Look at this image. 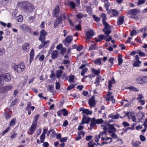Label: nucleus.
<instances>
[{
    "label": "nucleus",
    "mask_w": 147,
    "mask_h": 147,
    "mask_svg": "<svg viewBox=\"0 0 147 147\" xmlns=\"http://www.w3.org/2000/svg\"><path fill=\"white\" fill-rule=\"evenodd\" d=\"M12 66L15 71L19 73L22 72L26 67L25 64L23 62H20L17 65L13 63Z\"/></svg>",
    "instance_id": "1"
},
{
    "label": "nucleus",
    "mask_w": 147,
    "mask_h": 147,
    "mask_svg": "<svg viewBox=\"0 0 147 147\" xmlns=\"http://www.w3.org/2000/svg\"><path fill=\"white\" fill-rule=\"evenodd\" d=\"M23 10L26 12H31L34 9V6L27 2H24L22 3Z\"/></svg>",
    "instance_id": "2"
},
{
    "label": "nucleus",
    "mask_w": 147,
    "mask_h": 147,
    "mask_svg": "<svg viewBox=\"0 0 147 147\" xmlns=\"http://www.w3.org/2000/svg\"><path fill=\"white\" fill-rule=\"evenodd\" d=\"M115 125L114 123L113 124H111L110 123H107L105 126L102 125V127L104 130V131L102 132V135H103V134H107V131L108 129L111 130H113V132H116V129L114 127V125Z\"/></svg>",
    "instance_id": "3"
},
{
    "label": "nucleus",
    "mask_w": 147,
    "mask_h": 147,
    "mask_svg": "<svg viewBox=\"0 0 147 147\" xmlns=\"http://www.w3.org/2000/svg\"><path fill=\"white\" fill-rule=\"evenodd\" d=\"M104 25L105 26V27L103 29L102 31L105 32V34L106 35L105 36H107V38L111 33V31L109 29L110 28V26L109 24Z\"/></svg>",
    "instance_id": "4"
},
{
    "label": "nucleus",
    "mask_w": 147,
    "mask_h": 147,
    "mask_svg": "<svg viewBox=\"0 0 147 147\" xmlns=\"http://www.w3.org/2000/svg\"><path fill=\"white\" fill-rule=\"evenodd\" d=\"M39 40L42 43V44L38 46V48L40 49H42L45 46H48L49 43L50 42L49 40L45 41V39H39Z\"/></svg>",
    "instance_id": "5"
},
{
    "label": "nucleus",
    "mask_w": 147,
    "mask_h": 147,
    "mask_svg": "<svg viewBox=\"0 0 147 147\" xmlns=\"http://www.w3.org/2000/svg\"><path fill=\"white\" fill-rule=\"evenodd\" d=\"M72 40V36H71L69 35L67 36L66 38L63 40V42L65 46H67V44L70 43Z\"/></svg>",
    "instance_id": "6"
},
{
    "label": "nucleus",
    "mask_w": 147,
    "mask_h": 147,
    "mask_svg": "<svg viewBox=\"0 0 147 147\" xmlns=\"http://www.w3.org/2000/svg\"><path fill=\"white\" fill-rule=\"evenodd\" d=\"M140 10L136 9H131L128 10L127 12V14L133 15H136L140 12Z\"/></svg>",
    "instance_id": "7"
},
{
    "label": "nucleus",
    "mask_w": 147,
    "mask_h": 147,
    "mask_svg": "<svg viewBox=\"0 0 147 147\" xmlns=\"http://www.w3.org/2000/svg\"><path fill=\"white\" fill-rule=\"evenodd\" d=\"M59 8L58 5H57L53 10V15L55 17L58 16L59 13Z\"/></svg>",
    "instance_id": "8"
},
{
    "label": "nucleus",
    "mask_w": 147,
    "mask_h": 147,
    "mask_svg": "<svg viewBox=\"0 0 147 147\" xmlns=\"http://www.w3.org/2000/svg\"><path fill=\"white\" fill-rule=\"evenodd\" d=\"M40 35L39 38V39H45V36L47 34V32L44 30H42L40 32Z\"/></svg>",
    "instance_id": "9"
},
{
    "label": "nucleus",
    "mask_w": 147,
    "mask_h": 147,
    "mask_svg": "<svg viewBox=\"0 0 147 147\" xmlns=\"http://www.w3.org/2000/svg\"><path fill=\"white\" fill-rule=\"evenodd\" d=\"M36 127V125L32 124L30 128L28 131V134L29 135L32 134L34 132Z\"/></svg>",
    "instance_id": "10"
},
{
    "label": "nucleus",
    "mask_w": 147,
    "mask_h": 147,
    "mask_svg": "<svg viewBox=\"0 0 147 147\" xmlns=\"http://www.w3.org/2000/svg\"><path fill=\"white\" fill-rule=\"evenodd\" d=\"M89 104L91 107H93L95 105V101L94 98V97L92 96L88 102Z\"/></svg>",
    "instance_id": "11"
},
{
    "label": "nucleus",
    "mask_w": 147,
    "mask_h": 147,
    "mask_svg": "<svg viewBox=\"0 0 147 147\" xmlns=\"http://www.w3.org/2000/svg\"><path fill=\"white\" fill-rule=\"evenodd\" d=\"M94 35V33L93 30H90L87 31L86 34V36L87 37L86 39L87 40L88 38H91Z\"/></svg>",
    "instance_id": "12"
},
{
    "label": "nucleus",
    "mask_w": 147,
    "mask_h": 147,
    "mask_svg": "<svg viewBox=\"0 0 147 147\" xmlns=\"http://www.w3.org/2000/svg\"><path fill=\"white\" fill-rule=\"evenodd\" d=\"M105 141L101 143V144L97 143V145L100 144V146L104 145V144H107L111 142L112 141V139L111 138L107 137L105 138Z\"/></svg>",
    "instance_id": "13"
},
{
    "label": "nucleus",
    "mask_w": 147,
    "mask_h": 147,
    "mask_svg": "<svg viewBox=\"0 0 147 147\" xmlns=\"http://www.w3.org/2000/svg\"><path fill=\"white\" fill-rule=\"evenodd\" d=\"M101 16L102 18V21L103 25H108V24H109L105 21L106 20V14L103 13H102L101 15Z\"/></svg>",
    "instance_id": "14"
},
{
    "label": "nucleus",
    "mask_w": 147,
    "mask_h": 147,
    "mask_svg": "<svg viewBox=\"0 0 147 147\" xmlns=\"http://www.w3.org/2000/svg\"><path fill=\"white\" fill-rule=\"evenodd\" d=\"M52 58L55 59L57 58L58 55V51L57 50L53 51L51 53Z\"/></svg>",
    "instance_id": "15"
},
{
    "label": "nucleus",
    "mask_w": 147,
    "mask_h": 147,
    "mask_svg": "<svg viewBox=\"0 0 147 147\" xmlns=\"http://www.w3.org/2000/svg\"><path fill=\"white\" fill-rule=\"evenodd\" d=\"M20 27L24 32H28L29 30V27L25 24H22L21 25Z\"/></svg>",
    "instance_id": "16"
},
{
    "label": "nucleus",
    "mask_w": 147,
    "mask_h": 147,
    "mask_svg": "<svg viewBox=\"0 0 147 147\" xmlns=\"http://www.w3.org/2000/svg\"><path fill=\"white\" fill-rule=\"evenodd\" d=\"M3 78L5 81H8L11 79L10 75L9 73L4 74L3 76Z\"/></svg>",
    "instance_id": "17"
},
{
    "label": "nucleus",
    "mask_w": 147,
    "mask_h": 147,
    "mask_svg": "<svg viewBox=\"0 0 147 147\" xmlns=\"http://www.w3.org/2000/svg\"><path fill=\"white\" fill-rule=\"evenodd\" d=\"M39 114L36 115L34 117L32 124L37 126V121L39 117Z\"/></svg>",
    "instance_id": "18"
},
{
    "label": "nucleus",
    "mask_w": 147,
    "mask_h": 147,
    "mask_svg": "<svg viewBox=\"0 0 147 147\" xmlns=\"http://www.w3.org/2000/svg\"><path fill=\"white\" fill-rule=\"evenodd\" d=\"M124 17L122 16L120 17L118 20L117 24L118 25H120L123 24L124 22Z\"/></svg>",
    "instance_id": "19"
},
{
    "label": "nucleus",
    "mask_w": 147,
    "mask_h": 147,
    "mask_svg": "<svg viewBox=\"0 0 147 147\" xmlns=\"http://www.w3.org/2000/svg\"><path fill=\"white\" fill-rule=\"evenodd\" d=\"M135 115L134 113L132 112H127L125 115L123 116L124 117L127 116L129 119H130L132 117Z\"/></svg>",
    "instance_id": "20"
},
{
    "label": "nucleus",
    "mask_w": 147,
    "mask_h": 147,
    "mask_svg": "<svg viewBox=\"0 0 147 147\" xmlns=\"http://www.w3.org/2000/svg\"><path fill=\"white\" fill-rule=\"evenodd\" d=\"M96 124V119L94 118H92L90 125V127H92L91 128H90V129H91L92 127L94 126Z\"/></svg>",
    "instance_id": "21"
},
{
    "label": "nucleus",
    "mask_w": 147,
    "mask_h": 147,
    "mask_svg": "<svg viewBox=\"0 0 147 147\" xmlns=\"http://www.w3.org/2000/svg\"><path fill=\"white\" fill-rule=\"evenodd\" d=\"M115 83V80L113 78H112L111 80H109V81L108 87L109 89L110 90L112 86V84L113 83Z\"/></svg>",
    "instance_id": "22"
},
{
    "label": "nucleus",
    "mask_w": 147,
    "mask_h": 147,
    "mask_svg": "<svg viewBox=\"0 0 147 147\" xmlns=\"http://www.w3.org/2000/svg\"><path fill=\"white\" fill-rule=\"evenodd\" d=\"M141 63V62L140 61H134L133 63V66L134 67H139Z\"/></svg>",
    "instance_id": "23"
},
{
    "label": "nucleus",
    "mask_w": 147,
    "mask_h": 147,
    "mask_svg": "<svg viewBox=\"0 0 147 147\" xmlns=\"http://www.w3.org/2000/svg\"><path fill=\"white\" fill-rule=\"evenodd\" d=\"M61 19L60 18H58L54 24V27L56 28L58 24L61 22Z\"/></svg>",
    "instance_id": "24"
},
{
    "label": "nucleus",
    "mask_w": 147,
    "mask_h": 147,
    "mask_svg": "<svg viewBox=\"0 0 147 147\" xmlns=\"http://www.w3.org/2000/svg\"><path fill=\"white\" fill-rule=\"evenodd\" d=\"M63 73V71L61 70H58L56 72V77L57 78H59L61 76Z\"/></svg>",
    "instance_id": "25"
},
{
    "label": "nucleus",
    "mask_w": 147,
    "mask_h": 147,
    "mask_svg": "<svg viewBox=\"0 0 147 147\" xmlns=\"http://www.w3.org/2000/svg\"><path fill=\"white\" fill-rule=\"evenodd\" d=\"M106 100L107 101L111 100L113 103H114L115 102V100L113 96L108 97L106 98Z\"/></svg>",
    "instance_id": "26"
},
{
    "label": "nucleus",
    "mask_w": 147,
    "mask_h": 147,
    "mask_svg": "<svg viewBox=\"0 0 147 147\" xmlns=\"http://www.w3.org/2000/svg\"><path fill=\"white\" fill-rule=\"evenodd\" d=\"M30 44L28 43L24 44L22 47L23 50H25L28 49L29 48Z\"/></svg>",
    "instance_id": "27"
},
{
    "label": "nucleus",
    "mask_w": 147,
    "mask_h": 147,
    "mask_svg": "<svg viewBox=\"0 0 147 147\" xmlns=\"http://www.w3.org/2000/svg\"><path fill=\"white\" fill-rule=\"evenodd\" d=\"M143 125L145 127V128L142 130L141 132L142 133H144L146 130V128L147 127V118L145 120V121L144 122Z\"/></svg>",
    "instance_id": "28"
},
{
    "label": "nucleus",
    "mask_w": 147,
    "mask_h": 147,
    "mask_svg": "<svg viewBox=\"0 0 147 147\" xmlns=\"http://www.w3.org/2000/svg\"><path fill=\"white\" fill-rule=\"evenodd\" d=\"M140 143V141H136L133 143L132 145L133 147H141V146L139 145Z\"/></svg>",
    "instance_id": "29"
},
{
    "label": "nucleus",
    "mask_w": 147,
    "mask_h": 147,
    "mask_svg": "<svg viewBox=\"0 0 147 147\" xmlns=\"http://www.w3.org/2000/svg\"><path fill=\"white\" fill-rule=\"evenodd\" d=\"M16 118H14L11 119L9 123V125L11 126H13L16 124Z\"/></svg>",
    "instance_id": "30"
},
{
    "label": "nucleus",
    "mask_w": 147,
    "mask_h": 147,
    "mask_svg": "<svg viewBox=\"0 0 147 147\" xmlns=\"http://www.w3.org/2000/svg\"><path fill=\"white\" fill-rule=\"evenodd\" d=\"M136 82L138 84H142V77H138L136 80Z\"/></svg>",
    "instance_id": "31"
},
{
    "label": "nucleus",
    "mask_w": 147,
    "mask_h": 147,
    "mask_svg": "<svg viewBox=\"0 0 147 147\" xmlns=\"http://www.w3.org/2000/svg\"><path fill=\"white\" fill-rule=\"evenodd\" d=\"M128 102L127 100V99H123L121 102V103L122 105H123L124 104H125L124 105L125 107H126L127 106V105H129L128 104L126 103V102Z\"/></svg>",
    "instance_id": "32"
},
{
    "label": "nucleus",
    "mask_w": 147,
    "mask_h": 147,
    "mask_svg": "<svg viewBox=\"0 0 147 147\" xmlns=\"http://www.w3.org/2000/svg\"><path fill=\"white\" fill-rule=\"evenodd\" d=\"M16 19L18 22H21L23 20V18L22 16L19 15L17 17Z\"/></svg>",
    "instance_id": "33"
},
{
    "label": "nucleus",
    "mask_w": 147,
    "mask_h": 147,
    "mask_svg": "<svg viewBox=\"0 0 147 147\" xmlns=\"http://www.w3.org/2000/svg\"><path fill=\"white\" fill-rule=\"evenodd\" d=\"M111 13L113 16H116L118 14L117 11L115 9H113L111 11Z\"/></svg>",
    "instance_id": "34"
},
{
    "label": "nucleus",
    "mask_w": 147,
    "mask_h": 147,
    "mask_svg": "<svg viewBox=\"0 0 147 147\" xmlns=\"http://www.w3.org/2000/svg\"><path fill=\"white\" fill-rule=\"evenodd\" d=\"M76 16L77 18L79 19H81L83 18L84 17H86L87 16V15L86 14L84 15L82 14V13H80L76 15Z\"/></svg>",
    "instance_id": "35"
},
{
    "label": "nucleus",
    "mask_w": 147,
    "mask_h": 147,
    "mask_svg": "<svg viewBox=\"0 0 147 147\" xmlns=\"http://www.w3.org/2000/svg\"><path fill=\"white\" fill-rule=\"evenodd\" d=\"M92 113V111H90L88 109H85L84 111V113L87 115H91Z\"/></svg>",
    "instance_id": "36"
},
{
    "label": "nucleus",
    "mask_w": 147,
    "mask_h": 147,
    "mask_svg": "<svg viewBox=\"0 0 147 147\" xmlns=\"http://www.w3.org/2000/svg\"><path fill=\"white\" fill-rule=\"evenodd\" d=\"M62 112H63V115L64 116H66L68 114V111L65 109H62Z\"/></svg>",
    "instance_id": "37"
},
{
    "label": "nucleus",
    "mask_w": 147,
    "mask_h": 147,
    "mask_svg": "<svg viewBox=\"0 0 147 147\" xmlns=\"http://www.w3.org/2000/svg\"><path fill=\"white\" fill-rule=\"evenodd\" d=\"M69 5L71 6L72 8L74 9L76 7L75 3L72 1L70 2L69 3Z\"/></svg>",
    "instance_id": "38"
},
{
    "label": "nucleus",
    "mask_w": 147,
    "mask_h": 147,
    "mask_svg": "<svg viewBox=\"0 0 147 147\" xmlns=\"http://www.w3.org/2000/svg\"><path fill=\"white\" fill-rule=\"evenodd\" d=\"M94 63L96 64H101V59L98 58L95 60Z\"/></svg>",
    "instance_id": "39"
},
{
    "label": "nucleus",
    "mask_w": 147,
    "mask_h": 147,
    "mask_svg": "<svg viewBox=\"0 0 147 147\" xmlns=\"http://www.w3.org/2000/svg\"><path fill=\"white\" fill-rule=\"evenodd\" d=\"M129 89L130 90L133 91H134L138 92L139 91V90H138L137 88H136L133 86H131L129 87Z\"/></svg>",
    "instance_id": "40"
},
{
    "label": "nucleus",
    "mask_w": 147,
    "mask_h": 147,
    "mask_svg": "<svg viewBox=\"0 0 147 147\" xmlns=\"http://www.w3.org/2000/svg\"><path fill=\"white\" fill-rule=\"evenodd\" d=\"M92 17L96 22H98L100 21V19L98 17L96 16L95 15H93Z\"/></svg>",
    "instance_id": "41"
},
{
    "label": "nucleus",
    "mask_w": 147,
    "mask_h": 147,
    "mask_svg": "<svg viewBox=\"0 0 147 147\" xmlns=\"http://www.w3.org/2000/svg\"><path fill=\"white\" fill-rule=\"evenodd\" d=\"M91 70L94 74L96 75H98L99 74L100 71L98 70H96L94 68H92L91 69Z\"/></svg>",
    "instance_id": "42"
},
{
    "label": "nucleus",
    "mask_w": 147,
    "mask_h": 147,
    "mask_svg": "<svg viewBox=\"0 0 147 147\" xmlns=\"http://www.w3.org/2000/svg\"><path fill=\"white\" fill-rule=\"evenodd\" d=\"M5 53V50L3 48H1L0 49V55H3Z\"/></svg>",
    "instance_id": "43"
},
{
    "label": "nucleus",
    "mask_w": 147,
    "mask_h": 147,
    "mask_svg": "<svg viewBox=\"0 0 147 147\" xmlns=\"http://www.w3.org/2000/svg\"><path fill=\"white\" fill-rule=\"evenodd\" d=\"M103 121L102 119H96V124H102L103 122Z\"/></svg>",
    "instance_id": "44"
},
{
    "label": "nucleus",
    "mask_w": 147,
    "mask_h": 147,
    "mask_svg": "<svg viewBox=\"0 0 147 147\" xmlns=\"http://www.w3.org/2000/svg\"><path fill=\"white\" fill-rule=\"evenodd\" d=\"M142 84L147 82V76H144L142 77Z\"/></svg>",
    "instance_id": "45"
},
{
    "label": "nucleus",
    "mask_w": 147,
    "mask_h": 147,
    "mask_svg": "<svg viewBox=\"0 0 147 147\" xmlns=\"http://www.w3.org/2000/svg\"><path fill=\"white\" fill-rule=\"evenodd\" d=\"M88 70V69L87 68H86L85 69H83L81 73V75L82 76H83L85 73Z\"/></svg>",
    "instance_id": "46"
},
{
    "label": "nucleus",
    "mask_w": 147,
    "mask_h": 147,
    "mask_svg": "<svg viewBox=\"0 0 147 147\" xmlns=\"http://www.w3.org/2000/svg\"><path fill=\"white\" fill-rule=\"evenodd\" d=\"M45 138V135L42 134L40 136V140L41 143H42L43 142Z\"/></svg>",
    "instance_id": "47"
},
{
    "label": "nucleus",
    "mask_w": 147,
    "mask_h": 147,
    "mask_svg": "<svg viewBox=\"0 0 147 147\" xmlns=\"http://www.w3.org/2000/svg\"><path fill=\"white\" fill-rule=\"evenodd\" d=\"M100 40L102 39H105L107 38V36L104 35H100L98 37Z\"/></svg>",
    "instance_id": "48"
},
{
    "label": "nucleus",
    "mask_w": 147,
    "mask_h": 147,
    "mask_svg": "<svg viewBox=\"0 0 147 147\" xmlns=\"http://www.w3.org/2000/svg\"><path fill=\"white\" fill-rule=\"evenodd\" d=\"M18 101V100L15 98L11 103V104L10 105L11 106H13L14 105H15L17 103V101Z\"/></svg>",
    "instance_id": "49"
},
{
    "label": "nucleus",
    "mask_w": 147,
    "mask_h": 147,
    "mask_svg": "<svg viewBox=\"0 0 147 147\" xmlns=\"http://www.w3.org/2000/svg\"><path fill=\"white\" fill-rule=\"evenodd\" d=\"M60 84L58 82H56L55 83V88L56 89L58 90L60 88Z\"/></svg>",
    "instance_id": "50"
},
{
    "label": "nucleus",
    "mask_w": 147,
    "mask_h": 147,
    "mask_svg": "<svg viewBox=\"0 0 147 147\" xmlns=\"http://www.w3.org/2000/svg\"><path fill=\"white\" fill-rule=\"evenodd\" d=\"M74 78V76L73 75H70L69 77V80L70 82H73Z\"/></svg>",
    "instance_id": "51"
},
{
    "label": "nucleus",
    "mask_w": 147,
    "mask_h": 147,
    "mask_svg": "<svg viewBox=\"0 0 147 147\" xmlns=\"http://www.w3.org/2000/svg\"><path fill=\"white\" fill-rule=\"evenodd\" d=\"M88 147H94L92 141H91L88 143Z\"/></svg>",
    "instance_id": "52"
},
{
    "label": "nucleus",
    "mask_w": 147,
    "mask_h": 147,
    "mask_svg": "<svg viewBox=\"0 0 147 147\" xmlns=\"http://www.w3.org/2000/svg\"><path fill=\"white\" fill-rule=\"evenodd\" d=\"M66 49L65 48H62L61 50V53L62 55H63L66 51Z\"/></svg>",
    "instance_id": "53"
},
{
    "label": "nucleus",
    "mask_w": 147,
    "mask_h": 147,
    "mask_svg": "<svg viewBox=\"0 0 147 147\" xmlns=\"http://www.w3.org/2000/svg\"><path fill=\"white\" fill-rule=\"evenodd\" d=\"M122 55H120L119 56V58L118 59V61L119 63V64H121L122 62V59L121 58Z\"/></svg>",
    "instance_id": "54"
},
{
    "label": "nucleus",
    "mask_w": 147,
    "mask_h": 147,
    "mask_svg": "<svg viewBox=\"0 0 147 147\" xmlns=\"http://www.w3.org/2000/svg\"><path fill=\"white\" fill-rule=\"evenodd\" d=\"M110 5V3L108 2L105 3V6L106 7V9L107 11L109 9V6Z\"/></svg>",
    "instance_id": "55"
},
{
    "label": "nucleus",
    "mask_w": 147,
    "mask_h": 147,
    "mask_svg": "<svg viewBox=\"0 0 147 147\" xmlns=\"http://www.w3.org/2000/svg\"><path fill=\"white\" fill-rule=\"evenodd\" d=\"M136 33L137 32L136 31L133 30L131 32L130 35L131 36H133L134 35H136Z\"/></svg>",
    "instance_id": "56"
},
{
    "label": "nucleus",
    "mask_w": 147,
    "mask_h": 147,
    "mask_svg": "<svg viewBox=\"0 0 147 147\" xmlns=\"http://www.w3.org/2000/svg\"><path fill=\"white\" fill-rule=\"evenodd\" d=\"M34 51L33 49L31 51L30 53V57H34Z\"/></svg>",
    "instance_id": "57"
},
{
    "label": "nucleus",
    "mask_w": 147,
    "mask_h": 147,
    "mask_svg": "<svg viewBox=\"0 0 147 147\" xmlns=\"http://www.w3.org/2000/svg\"><path fill=\"white\" fill-rule=\"evenodd\" d=\"M145 2V1L144 0H139L138 1V5H140L144 3Z\"/></svg>",
    "instance_id": "58"
},
{
    "label": "nucleus",
    "mask_w": 147,
    "mask_h": 147,
    "mask_svg": "<svg viewBox=\"0 0 147 147\" xmlns=\"http://www.w3.org/2000/svg\"><path fill=\"white\" fill-rule=\"evenodd\" d=\"M96 48V45H92L89 48V50H94Z\"/></svg>",
    "instance_id": "59"
},
{
    "label": "nucleus",
    "mask_w": 147,
    "mask_h": 147,
    "mask_svg": "<svg viewBox=\"0 0 147 147\" xmlns=\"http://www.w3.org/2000/svg\"><path fill=\"white\" fill-rule=\"evenodd\" d=\"M53 86L52 85H50L49 86V89L50 92H53Z\"/></svg>",
    "instance_id": "60"
},
{
    "label": "nucleus",
    "mask_w": 147,
    "mask_h": 147,
    "mask_svg": "<svg viewBox=\"0 0 147 147\" xmlns=\"http://www.w3.org/2000/svg\"><path fill=\"white\" fill-rule=\"evenodd\" d=\"M11 115H9L8 113H6L5 114V117L6 119H9L11 117Z\"/></svg>",
    "instance_id": "61"
},
{
    "label": "nucleus",
    "mask_w": 147,
    "mask_h": 147,
    "mask_svg": "<svg viewBox=\"0 0 147 147\" xmlns=\"http://www.w3.org/2000/svg\"><path fill=\"white\" fill-rule=\"evenodd\" d=\"M138 53L141 57H144L145 56V54L143 52L140 51L138 52Z\"/></svg>",
    "instance_id": "62"
},
{
    "label": "nucleus",
    "mask_w": 147,
    "mask_h": 147,
    "mask_svg": "<svg viewBox=\"0 0 147 147\" xmlns=\"http://www.w3.org/2000/svg\"><path fill=\"white\" fill-rule=\"evenodd\" d=\"M62 44H59L57 46L56 48L58 50H60L62 48Z\"/></svg>",
    "instance_id": "63"
},
{
    "label": "nucleus",
    "mask_w": 147,
    "mask_h": 147,
    "mask_svg": "<svg viewBox=\"0 0 147 147\" xmlns=\"http://www.w3.org/2000/svg\"><path fill=\"white\" fill-rule=\"evenodd\" d=\"M85 135V132L84 131H80L79 132L78 134V136H82V137H83L84 136V135Z\"/></svg>",
    "instance_id": "64"
}]
</instances>
